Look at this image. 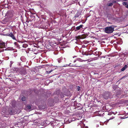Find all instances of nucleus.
Here are the masks:
<instances>
[{
	"instance_id": "f257e3e1",
	"label": "nucleus",
	"mask_w": 128,
	"mask_h": 128,
	"mask_svg": "<svg viewBox=\"0 0 128 128\" xmlns=\"http://www.w3.org/2000/svg\"><path fill=\"white\" fill-rule=\"evenodd\" d=\"M114 28L113 26H110L105 28V32L107 34H110L112 33L114 30Z\"/></svg>"
},
{
	"instance_id": "f03ea898",
	"label": "nucleus",
	"mask_w": 128,
	"mask_h": 128,
	"mask_svg": "<svg viewBox=\"0 0 128 128\" xmlns=\"http://www.w3.org/2000/svg\"><path fill=\"white\" fill-rule=\"evenodd\" d=\"M103 97L105 99L111 98L112 97V95L110 93L108 92L104 94Z\"/></svg>"
},
{
	"instance_id": "7ed1b4c3",
	"label": "nucleus",
	"mask_w": 128,
	"mask_h": 128,
	"mask_svg": "<svg viewBox=\"0 0 128 128\" xmlns=\"http://www.w3.org/2000/svg\"><path fill=\"white\" fill-rule=\"evenodd\" d=\"M0 48H6V45L5 42L2 41H0Z\"/></svg>"
},
{
	"instance_id": "20e7f679",
	"label": "nucleus",
	"mask_w": 128,
	"mask_h": 128,
	"mask_svg": "<svg viewBox=\"0 0 128 128\" xmlns=\"http://www.w3.org/2000/svg\"><path fill=\"white\" fill-rule=\"evenodd\" d=\"M8 36L11 37L13 40H16V38L12 32L8 34Z\"/></svg>"
},
{
	"instance_id": "39448f33",
	"label": "nucleus",
	"mask_w": 128,
	"mask_h": 128,
	"mask_svg": "<svg viewBox=\"0 0 128 128\" xmlns=\"http://www.w3.org/2000/svg\"><path fill=\"white\" fill-rule=\"evenodd\" d=\"M81 14V12H78L77 13L75 14L74 17L76 18H78Z\"/></svg>"
},
{
	"instance_id": "423d86ee",
	"label": "nucleus",
	"mask_w": 128,
	"mask_h": 128,
	"mask_svg": "<svg viewBox=\"0 0 128 128\" xmlns=\"http://www.w3.org/2000/svg\"><path fill=\"white\" fill-rule=\"evenodd\" d=\"M26 110L28 109L30 110H32L31 106L29 104L27 105L26 106Z\"/></svg>"
},
{
	"instance_id": "0eeeda50",
	"label": "nucleus",
	"mask_w": 128,
	"mask_h": 128,
	"mask_svg": "<svg viewBox=\"0 0 128 128\" xmlns=\"http://www.w3.org/2000/svg\"><path fill=\"white\" fill-rule=\"evenodd\" d=\"M83 26V25H80L79 26L76 27V29L78 30H79L81 28H82Z\"/></svg>"
},
{
	"instance_id": "6e6552de",
	"label": "nucleus",
	"mask_w": 128,
	"mask_h": 128,
	"mask_svg": "<svg viewBox=\"0 0 128 128\" xmlns=\"http://www.w3.org/2000/svg\"><path fill=\"white\" fill-rule=\"evenodd\" d=\"M63 60L62 57H61L57 59L58 62L59 63H60L62 61V60Z\"/></svg>"
},
{
	"instance_id": "1a4fd4ad",
	"label": "nucleus",
	"mask_w": 128,
	"mask_h": 128,
	"mask_svg": "<svg viewBox=\"0 0 128 128\" xmlns=\"http://www.w3.org/2000/svg\"><path fill=\"white\" fill-rule=\"evenodd\" d=\"M79 0H73L71 1V3L73 4L76 3Z\"/></svg>"
},
{
	"instance_id": "9d476101",
	"label": "nucleus",
	"mask_w": 128,
	"mask_h": 128,
	"mask_svg": "<svg viewBox=\"0 0 128 128\" xmlns=\"http://www.w3.org/2000/svg\"><path fill=\"white\" fill-rule=\"evenodd\" d=\"M107 17L108 19H111L112 18V16L110 14H108L107 15Z\"/></svg>"
},
{
	"instance_id": "9b49d317",
	"label": "nucleus",
	"mask_w": 128,
	"mask_h": 128,
	"mask_svg": "<svg viewBox=\"0 0 128 128\" xmlns=\"http://www.w3.org/2000/svg\"><path fill=\"white\" fill-rule=\"evenodd\" d=\"M13 107H14L15 105V102L14 101H13L12 102L11 104Z\"/></svg>"
},
{
	"instance_id": "f8f14e48",
	"label": "nucleus",
	"mask_w": 128,
	"mask_h": 128,
	"mask_svg": "<svg viewBox=\"0 0 128 128\" xmlns=\"http://www.w3.org/2000/svg\"><path fill=\"white\" fill-rule=\"evenodd\" d=\"M9 114L10 115H12L14 114L13 110L11 109L10 110H9Z\"/></svg>"
},
{
	"instance_id": "ddd939ff",
	"label": "nucleus",
	"mask_w": 128,
	"mask_h": 128,
	"mask_svg": "<svg viewBox=\"0 0 128 128\" xmlns=\"http://www.w3.org/2000/svg\"><path fill=\"white\" fill-rule=\"evenodd\" d=\"M107 5L108 6H112V3L111 2H109L107 3Z\"/></svg>"
},
{
	"instance_id": "4468645a",
	"label": "nucleus",
	"mask_w": 128,
	"mask_h": 128,
	"mask_svg": "<svg viewBox=\"0 0 128 128\" xmlns=\"http://www.w3.org/2000/svg\"><path fill=\"white\" fill-rule=\"evenodd\" d=\"M14 44L16 47H18L19 46L18 44L16 42H14Z\"/></svg>"
},
{
	"instance_id": "2eb2a0df",
	"label": "nucleus",
	"mask_w": 128,
	"mask_h": 128,
	"mask_svg": "<svg viewBox=\"0 0 128 128\" xmlns=\"http://www.w3.org/2000/svg\"><path fill=\"white\" fill-rule=\"evenodd\" d=\"M86 1H85L84 2H83V4H82V5H80V2H78V4L80 6H84V4L86 3Z\"/></svg>"
},
{
	"instance_id": "dca6fc26",
	"label": "nucleus",
	"mask_w": 128,
	"mask_h": 128,
	"mask_svg": "<svg viewBox=\"0 0 128 128\" xmlns=\"http://www.w3.org/2000/svg\"><path fill=\"white\" fill-rule=\"evenodd\" d=\"M22 100L23 101H25L26 100V98L24 96L22 97Z\"/></svg>"
},
{
	"instance_id": "f3484780",
	"label": "nucleus",
	"mask_w": 128,
	"mask_h": 128,
	"mask_svg": "<svg viewBox=\"0 0 128 128\" xmlns=\"http://www.w3.org/2000/svg\"><path fill=\"white\" fill-rule=\"evenodd\" d=\"M14 63V62L13 61H11L10 62V67H11L12 64H13Z\"/></svg>"
},
{
	"instance_id": "a211bd4d",
	"label": "nucleus",
	"mask_w": 128,
	"mask_h": 128,
	"mask_svg": "<svg viewBox=\"0 0 128 128\" xmlns=\"http://www.w3.org/2000/svg\"><path fill=\"white\" fill-rule=\"evenodd\" d=\"M122 4L124 6H126L127 4V3L126 2H123L122 3Z\"/></svg>"
},
{
	"instance_id": "6ab92c4d",
	"label": "nucleus",
	"mask_w": 128,
	"mask_h": 128,
	"mask_svg": "<svg viewBox=\"0 0 128 128\" xmlns=\"http://www.w3.org/2000/svg\"><path fill=\"white\" fill-rule=\"evenodd\" d=\"M0 49V52H3L4 50V49H2V48H1Z\"/></svg>"
},
{
	"instance_id": "aec40b11",
	"label": "nucleus",
	"mask_w": 128,
	"mask_h": 128,
	"mask_svg": "<svg viewBox=\"0 0 128 128\" xmlns=\"http://www.w3.org/2000/svg\"><path fill=\"white\" fill-rule=\"evenodd\" d=\"M77 89L78 90V91H80V86H77Z\"/></svg>"
},
{
	"instance_id": "412c9836",
	"label": "nucleus",
	"mask_w": 128,
	"mask_h": 128,
	"mask_svg": "<svg viewBox=\"0 0 128 128\" xmlns=\"http://www.w3.org/2000/svg\"><path fill=\"white\" fill-rule=\"evenodd\" d=\"M125 69L124 67H123L121 69V70L122 71H123L125 70Z\"/></svg>"
},
{
	"instance_id": "4be33fe9",
	"label": "nucleus",
	"mask_w": 128,
	"mask_h": 128,
	"mask_svg": "<svg viewBox=\"0 0 128 128\" xmlns=\"http://www.w3.org/2000/svg\"><path fill=\"white\" fill-rule=\"evenodd\" d=\"M128 117H121L120 118L121 119H124L127 118H128Z\"/></svg>"
},
{
	"instance_id": "5701e85b",
	"label": "nucleus",
	"mask_w": 128,
	"mask_h": 128,
	"mask_svg": "<svg viewBox=\"0 0 128 128\" xmlns=\"http://www.w3.org/2000/svg\"><path fill=\"white\" fill-rule=\"evenodd\" d=\"M116 2L115 0H112V4H113L116 3Z\"/></svg>"
},
{
	"instance_id": "b1692460",
	"label": "nucleus",
	"mask_w": 128,
	"mask_h": 128,
	"mask_svg": "<svg viewBox=\"0 0 128 128\" xmlns=\"http://www.w3.org/2000/svg\"><path fill=\"white\" fill-rule=\"evenodd\" d=\"M76 119H77V120H78V119H75V118H72V120L73 121H74L75 120H76Z\"/></svg>"
},
{
	"instance_id": "393cba45",
	"label": "nucleus",
	"mask_w": 128,
	"mask_h": 128,
	"mask_svg": "<svg viewBox=\"0 0 128 128\" xmlns=\"http://www.w3.org/2000/svg\"><path fill=\"white\" fill-rule=\"evenodd\" d=\"M112 114H113V112H110V113H109L108 114V115H112Z\"/></svg>"
},
{
	"instance_id": "a878e982",
	"label": "nucleus",
	"mask_w": 128,
	"mask_h": 128,
	"mask_svg": "<svg viewBox=\"0 0 128 128\" xmlns=\"http://www.w3.org/2000/svg\"><path fill=\"white\" fill-rule=\"evenodd\" d=\"M78 61L80 62H82L83 61H85V60H81V59H80V60H79Z\"/></svg>"
},
{
	"instance_id": "bb28decb",
	"label": "nucleus",
	"mask_w": 128,
	"mask_h": 128,
	"mask_svg": "<svg viewBox=\"0 0 128 128\" xmlns=\"http://www.w3.org/2000/svg\"><path fill=\"white\" fill-rule=\"evenodd\" d=\"M128 67V66L127 65H126L124 67V68L126 69Z\"/></svg>"
},
{
	"instance_id": "cd10ccee",
	"label": "nucleus",
	"mask_w": 128,
	"mask_h": 128,
	"mask_svg": "<svg viewBox=\"0 0 128 128\" xmlns=\"http://www.w3.org/2000/svg\"><path fill=\"white\" fill-rule=\"evenodd\" d=\"M128 67V66L127 65H126L124 67V68L126 69Z\"/></svg>"
},
{
	"instance_id": "c85d7f7f",
	"label": "nucleus",
	"mask_w": 128,
	"mask_h": 128,
	"mask_svg": "<svg viewBox=\"0 0 128 128\" xmlns=\"http://www.w3.org/2000/svg\"><path fill=\"white\" fill-rule=\"evenodd\" d=\"M114 118V117H112V118H110L109 119V120H108V121L109 120H112V119H113Z\"/></svg>"
},
{
	"instance_id": "c756f323",
	"label": "nucleus",
	"mask_w": 128,
	"mask_h": 128,
	"mask_svg": "<svg viewBox=\"0 0 128 128\" xmlns=\"http://www.w3.org/2000/svg\"><path fill=\"white\" fill-rule=\"evenodd\" d=\"M74 66H76V67H81L80 66H77L76 65V64H75V65H74Z\"/></svg>"
},
{
	"instance_id": "7c9ffc66",
	"label": "nucleus",
	"mask_w": 128,
	"mask_h": 128,
	"mask_svg": "<svg viewBox=\"0 0 128 128\" xmlns=\"http://www.w3.org/2000/svg\"><path fill=\"white\" fill-rule=\"evenodd\" d=\"M52 70L49 71V73H50L51 72H52Z\"/></svg>"
},
{
	"instance_id": "2f4dec72",
	"label": "nucleus",
	"mask_w": 128,
	"mask_h": 128,
	"mask_svg": "<svg viewBox=\"0 0 128 128\" xmlns=\"http://www.w3.org/2000/svg\"><path fill=\"white\" fill-rule=\"evenodd\" d=\"M52 70L49 71V73H50L51 72H52Z\"/></svg>"
},
{
	"instance_id": "473e14b6",
	"label": "nucleus",
	"mask_w": 128,
	"mask_h": 128,
	"mask_svg": "<svg viewBox=\"0 0 128 128\" xmlns=\"http://www.w3.org/2000/svg\"><path fill=\"white\" fill-rule=\"evenodd\" d=\"M46 72L47 73V74H49L50 73H49V71H46Z\"/></svg>"
},
{
	"instance_id": "72a5a7b5",
	"label": "nucleus",
	"mask_w": 128,
	"mask_h": 128,
	"mask_svg": "<svg viewBox=\"0 0 128 128\" xmlns=\"http://www.w3.org/2000/svg\"><path fill=\"white\" fill-rule=\"evenodd\" d=\"M80 38V37L78 36V37H77V38H78V39L81 38Z\"/></svg>"
},
{
	"instance_id": "f704fd0d",
	"label": "nucleus",
	"mask_w": 128,
	"mask_h": 128,
	"mask_svg": "<svg viewBox=\"0 0 128 128\" xmlns=\"http://www.w3.org/2000/svg\"><path fill=\"white\" fill-rule=\"evenodd\" d=\"M83 128H88V127L87 126H85L83 127Z\"/></svg>"
},
{
	"instance_id": "c9c22d12",
	"label": "nucleus",
	"mask_w": 128,
	"mask_h": 128,
	"mask_svg": "<svg viewBox=\"0 0 128 128\" xmlns=\"http://www.w3.org/2000/svg\"><path fill=\"white\" fill-rule=\"evenodd\" d=\"M126 7L127 8H128V5H126Z\"/></svg>"
},
{
	"instance_id": "e433bc0d",
	"label": "nucleus",
	"mask_w": 128,
	"mask_h": 128,
	"mask_svg": "<svg viewBox=\"0 0 128 128\" xmlns=\"http://www.w3.org/2000/svg\"><path fill=\"white\" fill-rule=\"evenodd\" d=\"M96 127H98V125H96Z\"/></svg>"
},
{
	"instance_id": "4c0bfd02",
	"label": "nucleus",
	"mask_w": 128,
	"mask_h": 128,
	"mask_svg": "<svg viewBox=\"0 0 128 128\" xmlns=\"http://www.w3.org/2000/svg\"><path fill=\"white\" fill-rule=\"evenodd\" d=\"M114 86H116V87H117V86H113V88H114V90H115V89H114Z\"/></svg>"
},
{
	"instance_id": "58836bf2",
	"label": "nucleus",
	"mask_w": 128,
	"mask_h": 128,
	"mask_svg": "<svg viewBox=\"0 0 128 128\" xmlns=\"http://www.w3.org/2000/svg\"><path fill=\"white\" fill-rule=\"evenodd\" d=\"M24 45H24V44H23V47H24Z\"/></svg>"
},
{
	"instance_id": "ea45409f",
	"label": "nucleus",
	"mask_w": 128,
	"mask_h": 128,
	"mask_svg": "<svg viewBox=\"0 0 128 128\" xmlns=\"http://www.w3.org/2000/svg\"><path fill=\"white\" fill-rule=\"evenodd\" d=\"M127 57L128 58V54H127Z\"/></svg>"
},
{
	"instance_id": "a19ab883",
	"label": "nucleus",
	"mask_w": 128,
	"mask_h": 128,
	"mask_svg": "<svg viewBox=\"0 0 128 128\" xmlns=\"http://www.w3.org/2000/svg\"><path fill=\"white\" fill-rule=\"evenodd\" d=\"M76 62V60H74V62Z\"/></svg>"
},
{
	"instance_id": "79ce46f5",
	"label": "nucleus",
	"mask_w": 128,
	"mask_h": 128,
	"mask_svg": "<svg viewBox=\"0 0 128 128\" xmlns=\"http://www.w3.org/2000/svg\"><path fill=\"white\" fill-rule=\"evenodd\" d=\"M118 125H119V124H119V123H118Z\"/></svg>"
},
{
	"instance_id": "37998d69",
	"label": "nucleus",
	"mask_w": 128,
	"mask_h": 128,
	"mask_svg": "<svg viewBox=\"0 0 128 128\" xmlns=\"http://www.w3.org/2000/svg\"><path fill=\"white\" fill-rule=\"evenodd\" d=\"M64 59L65 60V58H64Z\"/></svg>"
},
{
	"instance_id": "c03bdc74",
	"label": "nucleus",
	"mask_w": 128,
	"mask_h": 128,
	"mask_svg": "<svg viewBox=\"0 0 128 128\" xmlns=\"http://www.w3.org/2000/svg\"><path fill=\"white\" fill-rule=\"evenodd\" d=\"M4 20H5V19H4Z\"/></svg>"
},
{
	"instance_id": "a18cd8bd",
	"label": "nucleus",
	"mask_w": 128,
	"mask_h": 128,
	"mask_svg": "<svg viewBox=\"0 0 128 128\" xmlns=\"http://www.w3.org/2000/svg\"><path fill=\"white\" fill-rule=\"evenodd\" d=\"M80 0L81 1V0Z\"/></svg>"
}]
</instances>
